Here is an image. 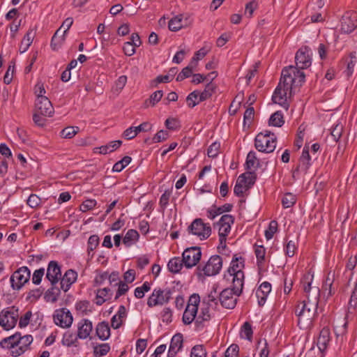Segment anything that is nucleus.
<instances>
[{"label": "nucleus", "mask_w": 357, "mask_h": 357, "mask_svg": "<svg viewBox=\"0 0 357 357\" xmlns=\"http://www.w3.org/2000/svg\"><path fill=\"white\" fill-rule=\"evenodd\" d=\"M183 265L184 264L182 259H180L179 257H174L169 261L167 267L170 272L173 273H178Z\"/></svg>", "instance_id": "obj_32"}, {"label": "nucleus", "mask_w": 357, "mask_h": 357, "mask_svg": "<svg viewBox=\"0 0 357 357\" xmlns=\"http://www.w3.org/2000/svg\"><path fill=\"white\" fill-rule=\"evenodd\" d=\"M35 108L38 113L44 116H52L54 112L51 101L46 96L36 98Z\"/></svg>", "instance_id": "obj_14"}, {"label": "nucleus", "mask_w": 357, "mask_h": 357, "mask_svg": "<svg viewBox=\"0 0 357 357\" xmlns=\"http://www.w3.org/2000/svg\"><path fill=\"white\" fill-rule=\"evenodd\" d=\"M259 165V162L256 157V153L251 151L248 153L245 162V167L246 169L250 170L252 168L257 167Z\"/></svg>", "instance_id": "obj_40"}, {"label": "nucleus", "mask_w": 357, "mask_h": 357, "mask_svg": "<svg viewBox=\"0 0 357 357\" xmlns=\"http://www.w3.org/2000/svg\"><path fill=\"white\" fill-rule=\"evenodd\" d=\"M347 321L339 323L338 325L334 326V332L337 336L342 335L347 332Z\"/></svg>", "instance_id": "obj_61"}, {"label": "nucleus", "mask_w": 357, "mask_h": 357, "mask_svg": "<svg viewBox=\"0 0 357 357\" xmlns=\"http://www.w3.org/2000/svg\"><path fill=\"white\" fill-rule=\"evenodd\" d=\"M201 248L193 246L186 248L182 254V261L187 268L195 266L201 259Z\"/></svg>", "instance_id": "obj_7"}, {"label": "nucleus", "mask_w": 357, "mask_h": 357, "mask_svg": "<svg viewBox=\"0 0 357 357\" xmlns=\"http://www.w3.org/2000/svg\"><path fill=\"white\" fill-rule=\"evenodd\" d=\"M163 96L162 91H156L154 93H153L150 98L147 100H146L144 102L145 107H149L151 106H155L156 103H158L162 98Z\"/></svg>", "instance_id": "obj_37"}, {"label": "nucleus", "mask_w": 357, "mask_h": 357, "mask_svg": "<svg viewBox=\"0 0 357 357\" xmlns=\"http://www.w3.org/2000/svg\"><path fill=\"white\" fill-rule=\"evenodd\" d=\"M122 141L116 140L112 141L107 144L106 145L101 146L100 147L96 148L99 150V153L101 154H107L111 153L121 146Z\"/></svg>", "instance_id": "obj_30"}, {"label": "nucleus", "mask_w": 357, "mask_h": 357, "mask_svg": "<svg viewBox=\"0 0 357 357\" xmlns=\"http://www.w3.org/2000/svg\"><path fill=\"white\" fill-rule=\"evenodd\" d=\"M330 341V330L328 328H324L317 339V347L320 351L324 352Z\"/></svg>", "instance_id": "obj_23"}, {"label": "nucleus", "mask_w": 357, "mask_h": 357, "mask_svg": "<svg viewBox=\"0 0 357 357\" xmlns=\"http://www.w3.org/2000/svg\"><path fill=\"white\" fill-rule=\"evenodd\" d=\"M166 128L171 130H175L180 128V123L175 118H168L165 122Z\"/></svg>", "instance_id": "obj_53"}, {"label": "nucleus", "mask_w": 357, "mask_h": 357, "mask_svg": "<svg viewBox=\"0 0 357 357\" xmlns=\"http://www.w3.org/2000/svg\"><path fill=\"white\" fill-rule=\"evenodd\" d=\"M64 36L61 33V29H58L54 34L51 40V47L54 50H56L64 40Z\"/></svg>", "instance_id": "obj_39"}, {"label": "nucleus", "mask_w": 357, "mask_h": 357, "mask_svg": "<svg viewBox=\"0 0 357 357\" xmlns=\"http://www.w3.org/2000/svg\"><path fill=\"white\" fill-rule=\"evenodd\" d=\"M183 345V335L181 333H177L174 335L171 340L169 348L177 351H180Z\"/></svg>", "instance_id": "obj_42"}, {"label": "nucleus", "mask_w": 357, "mask_h": 357, "mask_svg": "<svg viewBox=\"0 0 357 357\" xmlns=\"http://www.w3.org/2000/svg\"><path fill=\"white\" fill-rule=\"evenodd\" d=\"M169 137V132L167 130H160L153 137V143H158L166 140Z\"/></svg>", "instance_id": "obj_54"}, {"label": "nucleus", "mask_w": 357, "mask_h": 357, "mask_svg": "<svg viewBox=\"0 0 357 357\" xmlns=\"http://www.w3.org/2000/svg\"><path fill=\"white\" fill-rule=\"evenodd\" d=\"M77 338H79L77 335H75L72 332L67 331L63 335L62 339V344L67 347H70L74 344V343L77 341Z\"/></svg>", "instance_id": "obj_43"}, {"label": "nucleus", "mask_w": 357, "mask_h": 357, "mask_svg": "<svg viewBox=\"0 0 357 357\" xmlns=\"http://www.w3.org/2000/svg\"><path fill=\"white\" fill-rule=\"evenodd\" d=\"M278 230V222L275 220L270 222L268 228L265 231V236L267 240H270L273 238L274 234Z\"/></svg>", "instance_id": "obj_48"}, {"label": "nucleus", "mask_w": 357, "mask_h": 357, "mask_svg": "<svg viewBox=\"0 0 357 357\" xmlns=\"http://www.w3.org/2000/svg\"><path fill=\"white\" fill-rule=\"evenodd\" d=\"M139 236L136 230L129 229L123 238V243L126 247H130L138 240Z\"/></svg>", "instance_id": "obj_31"}, {"label": "nucleus", "mask_w": 357, "mask_h": 357, "mask_svg": "<svg viewBox=\"0 0 357 357\" xmlns=\"http://www.w3.org/2000/svg\"><path fill=\"white\" fill-rule=\"evenodd\" d=\"M31 273L26 266H22L15 271L10 277L11 287L19 290L30 278Z\"/></svg>", "instance_id": "obj_8"}, {"label": "nucleus", "mask_w": 357, "mask_h": 357, "mask_svg": "<svg viewBox=\"0 0 357 357\" xmlns=\"http://www.w3.org/2000/svg\"><path fill=\"white\" fill-rule=\"evenodd\" d=\"M17 342L20 346L24 347L26 349L30 344L33 342V337L31 335H26L23 337H19Z\"/></svg>", "instance_id": "obj_59"}, {"label": "nucleus", "mask_w": 357, "mask_h": 357, "mask_svg": "<svg viewBox=\"0 0 357 357\" xmlns=\"http://www.w3.org/2000/svg\"><path fill=\"white\" fill-rule=\"evenodd\" d=\"M218 294L216 289H214L209 294L207 295V296L203 298L202 303L206 304L208 307L216 308L218 305L219 301V299L218 300Z\"/></svg>", "instance_id": "obj_29"}, {"label": "nucleus", "mask_w": 357, "mask_h": 357, "mask_svg": "<svg viewBox=\"0 0 357 357\" xmlns=\"http://www.w3.org/2000/svg\"><path fill=\"white\" fill-rule=\"evenodd\" d=\"M110 349L108 344L104 343L93 347L95 357H101L106 355Z\"/></svg>", "instance_id": "obj_45"}, {"label": "nucleus", "mask_w": 357, "mask_h": 357, "mask_svg": "<svg viewBox=\"0 0 357 357\" xmlns=\"http://www.w3.org/2000/svg\"><path fill=\"white\" fill-rule=\"evenodd\" d=\"M255 146L259 151L272 153L276 147L274 133L268 130L259 133L255 139Z\"/></svg>", "instance_id": "obj_4"}, {"label": "nucleus", "mask_w": 357, "mask_h": 357, "mask_svg": "<svg viewBox=\"0 0 357 357\" xmlns=\"http://www.w3.org/2000/svg\"><path fill=\"white\" fill-rule=\"evenodd\" d=\"M334 280H335V273H332L331 271H330L328 273L326 278L323 284V290L325 292L328 291V293H327L328 297L333 295L335 293V290L333 288V284Z\"/></svg>", "instance_id": "obj_27"}, {"label": "nucleus", "mask_w": 357, "mask_h": 357, "mask_svg": "<svg viewBox=\"0 0 357 357\" xmlns=\"http://www.w3.org/2000/svg\"><path fill=\"white\" fill-rule=\"evenodd\" d=\"M319 296L320 291L314 289L312 298L301 302L296 307L295 313L298 317V324L301 328H306L312 325L317 315Z\"/></svg>", "instance_id": "obj_2"}, {"label": "nucleus", "mask_w": 357, "mask_h": 357, "mask_svg": "<svg viewBox=\"0 0 357 357\" xmlns=\"http://www.w3.org/2000/svg\"><path fill=\"white\" fill-rule=\"evenodd\" d=\"M61 268L56 261H51L47 266L46 278L51 282L52 285L56 284L61 278Z\"/></svg>", "instance_id": "obj_16"}, {"label": "nucleus", "mask_w": 357, "mask_h": 357, "mask_svg": "<svg viewBox=\"0 0 357 357\" xmlns=\"http://www.w3.org/2000/svg\"><path fill=\"white\" fill-rule=\"evenodd\" d=\"M357 27V13H347L342 16L341 22L342 31L345 33H351Z\"/></svg>", "instance_id": "obj_15"}, {"label": "nucleus", "mask_w": 357, "mask_h": 357, "mask_svg": "<svg viewBox=\"0 0 357 357\" xmlns=\"http://www.w3.org/2000/svg\"><path fill=\"white\" fill-rule=\"evenodd\" d=\"M215 88V86L214 84H213L211 82L208 83L202 92L199 91L198 97L199 98V101L202 102L209 98L213 93Z\"/></svg>", "instance_id": "obj_35"}, {"label": "nucleus", "mask_w": 357, "mask_h": 357, "mask_svg": "<svg viewBox=\"0 0 357 357\" xmlns=\"http://www.w3.org/2000/svg\"><path fill=\"white\" fill-rule=\"evenodd\" d=\"M349 61L347 63V69L344 71L347 77H350L354 71V68L357 63V54L356 52L349 54Z\"/></svg>", "instance_id": "obj_33"}, {"label": "nucleus", "mask_w": 357, "mask_h": 357, "mask_svg": "<svg viewBox=\"0 0 357 357\" xmlns=\"http://www.w3.org/2000/svg\"><path fill=\"white\" fill-rule=\"evenodd\" d=\"M97 202L95 199H87L82 204L80 210L83 212H86L94 208Z\"/></svg>", "instance_id": "obj_63"}, {"label": "nucleus", "mask_w": 357, "mask_h": 357, "mask_svg": "<svg viewBox=\"0 0 357 357\" xmlns=\"http://www.w3.org/2000/svg\"><path fill=\"white\" fill-rule=\"evenodd\" d=\"M255 116V109L252 107L247 108L244 112L243 123L244 126L248 125V126L251 124Z\"/></svg>", "instance_id": "obj_51"}, {"label": "nucleus", "mask_w": 357, "mask_h": 357, "mask_svg": "<svg viewBox=\"0 0 357 357\" xmlns=\"http://www.w3.org/2000/svg\"><path fill=\"white\" fill-rule=\"evenodd\" d=\"M243 182L244 175H240L234 188V192L238 197L243 196L244 191L248 189L245 185H243Z\"/></svg>", "instance_id": "obj_41"}, {"label": "nucleus", "mask_w": 357, "mask_h": 357, "mask_svg": "<svg viewBox=\"0 0 357 357\" xmlns=\"http://www.w3.org/2000/svg\"><path fill=\"white\" fill-rule=\"evenodd\" d=\"M190 357H206V351L202 345H195L191 350Z\"/></svg>", "instance_id": "obj_49"}, {"label": "nucleus", "mask_w": 357, "mask_h": 357, "mask_svg": "<svg viewBox=\"0 0 357 357\" xmlns=\"http://www.w3.org/2000/svg\"><path fill=\"white\" fill-rule=\"evenodd\" d=\"M100 239L98 235H92L89 238L87 252L88 255H91V257L93 256V251L98 246Z\"/></svg>", "instance_id": "obj_38"}, {"label": "nucleus", "mask_w": 357, "mask_h": 357, "mask_svg": "<svg viewBox=\"0 0 357 357\" xmlns=\"http://www.w3.org/2000/svg\"><path fill=\"white\" fill-rule=\"evenodd\" d=\"M310 155L309 153V148L306 146H304L302 152V155L299 160V164L293 172V176L299 172L301 171L305 174L307 173V169L310 166Z\"/></svg>", "instance_id": "obj_17"}, {"label": "nucleus", "mask_w": 357, "mask_h": 357, "mask_svg": "<svg viewBox=\"0 0 357 357\" xmlns=\"http://www.w3.org/2000/svg\"><path fill=\"white\" fill-rule=\"evenodd\" d=\"M220 148V144L219 142L213 143L208 149L207 154L209 158H215Z\"/></svg>", "instance_id": "obj_57"}, {"label": "nucleus", "mask_w": 357, "mask_h": 357, "mask_svg": "<svg viewBox=\"0 0 357 357\" xmlns=\"http://www.w3.org/2000/svg\"><path fill=\"white\" fill-rule=\"evenodd\" d=\"M197 307L194 306H187L183 314V321L185 324H191L197 313Z\"/></svg>", "instance_id": "obj_28"}, {"label": "nucleus", "mask_w": 357, "mask_h": 357, "mask_svg": "<svg viewBox=\"0 0 357 357\" xmlns=\"http://www.w3.org/2000/svg\"><path fill=\"white\" fill-rule=\"evenodd\" d=\"M271 291V284L268 282H264L261 284L256 291V296L258 298V303L260 306L264 305L268 294Z\"/></svg>", "instance_id": "obj_21"}, {"label": "nucleus", "mask_w": 357, "mask_h": 357, "mask_svg": "<svg viewBox=\"0 0 357 357\" xmlns=\"http://www.w3.org/2000/svg\"><path fill=\"white\" fill-rule=\"evenodd\" d=\"M79 128L77 126H68L61 131V136L63 138L71 139L79 131Z\"/></svg>", "instance_id": "obj_44"}, {"label": "nucleus", "mask_w": 357, "mask_h": 357, "mask_svg": "<svg viewBox=\"0 0 357 357\" xmlns=\"http://www.w3.org/2000/svg\"><path fill=\"white\" fill-rule=\"evenodd\" d=\"M199 91H194L192 93H190L186 98V100L188 102V105L190 107H195L199 101Z\"/></svg>", "instance_id": "obj_46"}, {"label": "nucleus", "mask_w": 357, "mask_h": 357, "mask_svg": "<svg viewBox=\"0 0 357 357\" xmlns=\"http://www.w3.org/2000/svg\"><path fill=\"white\" fill-rule=\"evenodd\" d=\"M209 307H210L206 306V307L203 308L201 314L195 320V325L197 328H202L204 326L203 322L208 321L211 319V315L208 312Z\"/></svg>", "instance_id": "obj_36"}, {"label": "nucleus", "mask_w": 357, "mask_h": 357, "mask_svg": "<svg viewBox=\"0 0 357 357\" xmlns=\"http://www.w3.org/2000/svg\"><path fill=\"white\" fill-rule=\"evenodd\" d=\"M305 73L298 70L294 66L283 68L280 82L272 96L273 102L287 109L289 106L287 102V96L290 97L292 93H294L305 82Z\"/></svg>", "instance_id": "obj_1"}, {"label": "nucleus", "mask_w": 357, "mask_h": 357, "mask_svg": "<svg viewBox=\"0 0 357 357\" xmlns=\"http://www.w3.org/2000/svg\"><path fill=\"white\" fill-rule=\"evenodd\" d=\"M34 37L35 32L32 29L29 30L21 42L20 46V51L21 53L25 52L29 49V46L31 45L33 40Z\"/></svg>", "instance_id": "obj_26"}, {"label": "nucleus", "mask_w": 357, "mask_h": 357, "mask_svg": "<svg viewBox=\"0 0 357 357\" xmlns=\"http://www.w3.org/2000/svg\"><path fill=\"white\" fill-rule=\"evenodd\" d=\"M244 259L241 257L235 255L231 261V266L227 270L229 276L233 277L232 283L237 294H241L243 287L244 273Z\"/></svg>", "instance_id": "obj_3"}, {"label": "nucleus", "mask_w": 357, "mask_h": 357, "mask_svg": "<svg viewBox=\"0 0 357 357\" xmlns=\"http://www.w3.org/2000/svg\"><path fill=\"white\" fill-rule=\"evenodd\" d=\"M241 335L244 336L248 340H251L252 337V329L249 322H245L241 331Z\"/></svg>", "instance_id": "obj_56"}, {"label": "nucleus", "mask_w": 357, "mask_h": 357, "mask_svg": "<svg viewBox=\"0 0 357 357\" xmlns=\"http://www.w3.org/2000/svg\"><path fill=\"white\" fill-rule=\"evenodd\" d=\"M296 68L300 72L301 70L309 68L312 64L311 50L307 46L301 47L295 56Z\"/></svg>", "instance_id": "obj_9"}, {"label": "nucleus", "mask_w": 357, "mask_h": 357, "mask_svg": "<svg viewBox=\"0 0 357 357\" xmlns=\"http://www.w3.org/2000/svg\"><path fill=\"white\" fill-rule=\"evenodd\" d=\"M343 126L340 123H336L331 131V135L334 141L337 142L342 136Z\"/></svg>", "instance_id": "obj_50"}, {"label": "nucleus", "mask_w": 357, "mask_h": 357, "mask_svg": "<svg viewBox=\"0 0 357 357\" xmlns=\"http://www.w3.org/2000/svg\"><path fill=\"white\" fill-rule=\"evenodd\" d=\"M234 223V218L231 215H223L217 222L216 226L218 227V234L227 236L231 230V225Z\"/></svg>", "instance_id": "obj_18"}, {"label": "nucleus", "mask_w": 357, "mask_h": 357, "mask_svg": "<svg viewBox=\"0 0 357 357\" xmlns=\"http://www.w3.org/2000/svg\"><path fill=\"white\" fill-rule=\"evenodd\" d=\"M222 267V259L219 255L211 257L207 263L202 267V271L206 276H213L219 273ZM197 269L201 270L200 266Z\"/></svg>", "instance_id": "obj_12"}, {"label": "nucleus", "mask_w": 357, "mask_h": 357, "mask_svg": "<svg viewBox=\"0 0 357 357\" xmlns=\"http://www.w3.org/2000/svg\"><path fill=\"white\" fill-rule=\"evenodd\" d=\"M190 23L189 16L181 14L171 19L168 26L171 31H177L181 28L187 26Z\"/></svg>", "instance_id": "obj_19"}, {"label": "nucleus", "mask_w": 357, "mask_h": 357, "mask_svg": "<svg viewBox=\"0 0 357 357\" xmlns=\"http://www.w3.org/2000/svg\"><path fill=\"white\" fill-rule=\"evenodd\" d=\"M77 273L72 269L68 270L61 278V289L67 291L70 286L77 280Z\"/></svg>", "instance_id": "obj_20"}, {"label": "nucleus", "mask_w": 357, "mask_h": 357, "mask_svg": "<svg viewBox=\"0 0 357 357\" xmlns=\"http://www.w3.org/2000/svg\"><path fill=\"white\" fill-rule=\"evenodd\" d=\"M284 123L283 115L281 112L278 111L273 114L268 121L270 126L281 127Z\"/></svg>", "instance_id": "obj_34"}, {"label": "nucleus", "mask_w": 357, "mask_h": 357, "mask_svg": "<svg viewBox=\"0 0 357 357\" xmlns=\"http://www.w3.org/2000/svg\"><path fill=\"white\" fill-rule=\"evenodd\" d=\"M314 275H310L309 273L304 275L301 282L303 284V291L307 294V300L309 298H312V295L313 294V289H317L319 290L317 287H312V281L313 280Z\"/></svg>", "instance_id": "obj_24"}, {"label": "nucleus", "mask_w": 357, "mask_h": 357, "mask_svg": "<svg viewBox=\"0 0 357 357\" xmlns=\"http://www.w3.org/2000/svg\"><path fill=\"white\" fill-rule=\"evenodd\" d=\"M296 203V198L291 193H287L282 198V204L284 208H289Z\"/></svg>", "instance_id": "obj_52"}, {"label": "nucleus", "mask_w": 357, "mask_h": 357, "mask_svg": "<svg viewBox=\"0 0 357 357\" xmlns=\"http://www.w3.org/2000/svg\"><path fill=\"white\" fill-rule=\"evenodd\" d=\"M188 231L198 236L200 240H204L210 236L211 228L208 224L204 223L201 218H197L188 227Z\"/></svg>", "instance_id": "obj_6"}, {"label": "nucleus", "mask_w": 357, "mask_h": 357, "mask_svg": "<svg viewBox=\"0 0 357 357\" xmlns=\"http://www.w3.org/2000/svg\"><path fill=\"white\" fill-rule=\"evenodd\" d=\"M207 54V51L204 48H201L199 50L195 52L194 56L191 60V63L194 66H197V63L199 60L202 59Z\"/></svg>", "instance_id": "obj_62"}, {"label": "nucleus", "mask_w": 357, "mask_h": 357, "mask_svg": "<svg viewBox=\"0 0 357 357\" xmlns=\"http://www.w3.org/2000/svg\"><path fill=\"white\" fill-rule=\"evenodd\" d=\"M92 323L89 319H83L79 324L77 336L80 339L87 338L92 331Z\"/></svg>", "instance_id": "obj_22"}, {"label": "nucleus", "mask_w": 357, "mask_h": 357, "mask_svg": "<svg viewBox=\"0 0 357 357\" xmlns=\"http://www.w3.org/2000/svg\"><path fill=\"white\" fill-rule=\"evenodd\" d=\"M19 318V310L15 306L8 307L0 312V326L6 331L13 328Z\"/></svg>", "instance_id": "obj_5"}, {"label": "nucleus", "mask_w": 357, "mask_h": 357, "mask_svg": "<svg viewBox=\"0 0 357 357\" xmlns=\"http://www.w3.org/2000/svg\"><path fill=\"white\" fill-rule=\"evenodd\" d=\"M90 303L88 301H81L76 303L75 308L82 314H87L89 310Z\"/></svg>", "instance_id": "obj_55"}, {"label": "nucleus", "mask_w": 357, "mask_h": 357, "mask_svg": "<svg viewBox=\"0 0 357 357\" xmlns=\"http://www.w3.org/2000/svg\"><path fill=\"white\" fill-rule=\"evenodd\" d=\"M239 347L236 344H232L227 348L225 353V357H238Z\"/></svg>", "instance_id": "obj_58"}, {"label": "nucleus", "mask_w": 357, "mask_h": 357, "mask_svg": "<svg viewBox=\"0 0 357 357\" xmlns=\"http://www.w3.org/2000/svg\"><path fill=\"white\" fill-rule=\"evenodd\" d=\"M44 273L45 269L43 268L36 270L32 277L33 283L36 284H39L42 280Z\"/></svg>", "instance_id": "obj_60"}, {"label": "nucleus", "mask_w": 357, "mask_h": 357, "mask_svg": "<svg viewBox=\"0 0 357 357\" xmlns=\"http://www.w3.org/2000/svg\"><path fill=\"white\" fill-rule=\"evenodd\" d=\"M241 175H244L243 185L246 188H250L255 182L256 176L255 174L252 172H247Z\"/></svg>", "instance_id": "obj_47"}, {"label": "nucleus", "mask_w": 357, "mask_h": 357, "mask_svg": "<svg viewBox=\"0 0 357 357\" xmlns=\"http://www.w3.org/2000/svg\"><path fill=\"white\" fill-rule=\"evenodd\" d=\"M241 294H237L232 284V288H227L219 294V301L222 307L227 309H233L235 307L237 302L236 296Z\"/></svg>", "instance_id": "obj_10"}, {"label": "nucleus", "mask_w": 357, "mask_h": 357, "mask_svg": "<svg viewBox=\"0 0 357 357\" xmlns=\"http://www.w3.org/2000/svg\"><path fill=\"white\" fill-rule=\"evenodd\" d=\"M96 334L102 340L108 339L110 335V328L108 323L106 321L99 323L96 326Z\"/></svg>", "instance_id": "obj_25"}, {"label": "nucleus", "mask_w": 357, "mask_h": 357, "mask_svg": "<svg viewBox=\"0 0 357 357\" xmlns=\"http://www.w3.org/2000/svg\"><path fill=\"white\" fill-rule=\"evenodd\" d=\"M54 323L61 328H68L71 326L73 318L70 312L66 308L56 310L54 315Z\"/></svg>", "instance_id": "obj_13"}, {"label": "nucleus", "mask_w": 357, "mask_h": 357, "mask_svg": "<svg viewBox=\"0 0 357 357\" xmlns=\"http://www.w3.org/2000/svg\"><path fill=\"white\" fill-rule=\"evenodd\" d=\"M257 8V3L255 1H252L248 3L245 6V15H247L248 17H251L253 12Z\"/></svg>", "instance_id": "obj_64"}, {"label": "nucleus", "mask_w": 357, "mask_h": 357, "mask_svg": "<svg viewBox=\"0 0 357 357\" xmlns=\"http://www.w3.org/2000/svg\"><path fill=\"white\" fill-rule=\"evenodd\" d=\"M172 291L169 289L162 290L154 289L152 294L149 297L147 305L153 307L158 305H163L169 302L171 298Z\"/></svg>", "instance_id": "obj_11"}]
</instances>
